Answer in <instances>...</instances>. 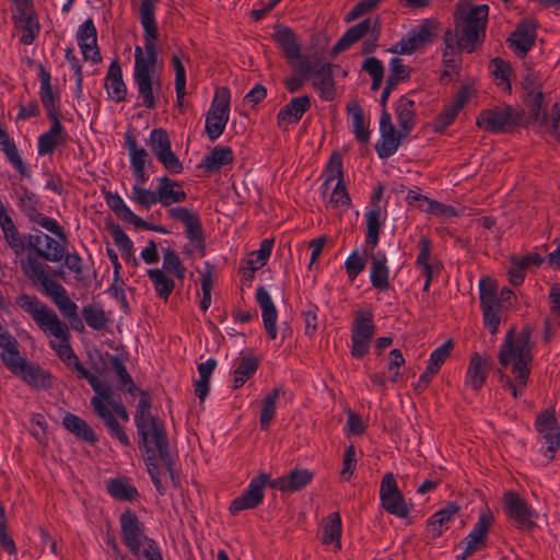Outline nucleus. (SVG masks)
Instances as JSON below:
<instances>
[{
	"label": "nucleus",
	"mask_w": 560,
	"mask_h": 560,
	"mask_svg": "<svg viewBox=\"0 0 560 560\" xmlns=\"http://www.w3.org/2000/svg\"><path fill=\"white\" fill-rule=\"evenodd\" d=\"M121 536L126 546L135 553L140 555L141 547L151 539L143 533V525L135 513L126 511L120 516Z\"/></svg>",
	"instance_id": "obj_18"
},
{
	"label": "nucleus",
	"mask_w": 560,
	"mask_h": 560,
	"mask_svg": "<svg viewBox=\"0 0 560 560\" xmlns=\"http://www.w3.org/2000/svg\"><path fill=\"white\" fill-rule=\"evenodd\" d=\"M384 215L380 207L371 209L365 214L366 221V248L375 249L378 243L380 230L384 223Z\"/></svg>",
	"instance_id": "obj_43"
},
{
	"label": "nucleus",
	"mask_w": 560,
	"mask_h": 560,
	"mask_svg": "<svg viewBox=\"0 0 560 560\" xmlns=\"http://www.w3.org/2000/svg\"><path fill=\"white\" fill-rule=\"evenodd\" d=\"M282 393V388H275L271 393H269L261 402V411L259 417V422L261 429H267L269 427L270 421L272 420L276 412V402Z\"/></svg>",
	"instance_id": "obj_54"
},
{
	"label": "nucleus",
	"mask_w": 560,
	"mask_h": 560,
	"mask_svg": "<svg viewBox=\"0 0 560 560\" xmlns=\"http://www.w3.org/2000/svg\"><path fill=\"white\" fill-rule=\"evenodd\" d=\"M158 182L156 198L162 206L166 207L186 199V194L179 183L172 180L167 176L160 177Z\"/></svg>",
	"instance_id": "obj_34"
},
{
	"label": "nucleus",
	"mask_w": 560,
	"mask_h": 560,
	"mask_svg": "<svg viewBox=\"0 0 560 560\" xmlns=\"http://www.w3.org/2000/svg\"><path fill=\"white\" fill-rule=\"evenodd\" d=\"M364 254L371 262L370 280L372 285L381 291L387 290L389 287V268L386 254L370 248H365Z\"/></svg>",
	"instance_id": "obj_24"
},
{
	"label": "nucleus",
	"mask_w": 560,
	"mask_h": 560,
	"mask_svg": "<svg viewBox=\"0 0 560 560\" xmlns=\"http://www.w3.org/2000/svg\"><path fill=\"white\" fill-rule=\"evenodd\" d=\"M21 268L28 279L43 285L44 292L52 299L63 316L70 317V299L67 291L61 284L49 278L47 266L36 257L27 255L25 259L21 260Z\"/></svg>",
	"instance_id": "obj_8"
},
{
	"label": "nucleus",
	"mask_w": 560,
	"mask_h": 560,
	"mask_svg": "<svg viewBox=\"0 0 560 560\" xmlns=\"http://www.w3.org/2000/svg\"><path fill=\"white\" fill-rule=\"evenodd\" d=\"M110 235L115 244L124 253L127 262H131L133 266L138 265L137 258L133 254V244L129 236L122 231L119 225H113L110 228Z\"/></svg>",
	"instance_id": "obj_52"
},
{
	"label": "nucleus",
	"mask_w": 560,
	"mask_h": 560,
	"mask_svg": "<svg viewBox=\"0 0 560 560\" xmlns=\"http://www.w3.org/2000/svg\"><path fill=\"white\" fill-rule=\"evenodd\" d=\"M1 360L4 365L13 373H19L25 368V361L21 358L18 350V346L3 350L1 353Z\"/></svg>",
	"instance_id": "obj_63"
},
{
	"label": "nucleus",
	"mask_w": 560,
	"mask_h": 560,
	"mask_svg": "<svg viewBox=\"0 0 560 560\" xmlns=\"http://www.w3.org/2000/svg\"><path fill=\"white\" fill-rule=\"evenodd\" d=\"M148 276L153 282L154 290L158 295L164 300H167L174 290V281L162 269H149Z\"/></svg>",
	"instance_id": "obj_51"
},
{
	"label": "nucleus",
	"mask_w": 560,
	"mask_h": 560,
	"mask_svg": "<svg viewBox=\"0 0 560 560\" xmlns=\"http://www.w3.org/2000/svg\"><path fill=\"white\" fill-rule=\"evenodd\" d=\"M16 304L30 314L45 332L54 338L51 340L52 348L66 365H70V343L67 325L58 318L54 311L34 295L21 294L16 298Z\"/></svg>",
	"instance_id": "obj_3"
},
{
	"label": "nucleus",
	"mask_w": 560,
	"mask_h": 560,
	"mask_svg": "<svg viewBox=\"0 0 560 560\" xmlns=\"http://www.w3.org/2000/svg\"><path fill=\"white\" fill-rule=\"evenodd\" d=\"M135 421L145 452L152 455H167V440L164 429L151 416L150 402L145 394L141 395L138 402Z\"/></svg>",
	"instance_id": "obj_6"
},
{
	"label": "nucleus",
	"mask_w": 560,
	"mask_h": 560,
	"mask_svg": "<svg viewBox=\"0 0 560 560\" xmlns=\"http://www.w3.org/2000/svg\"><path fill=\"white\" fill-rule=\"evenodd\" d=\"M310 107L311 100L308 96L302 95L292 98L279 110L277 116L278 126L282 129H288L290 125L296 124Z\"/></svg>",
	"instance_id": "obj_26"
},
{
	"label": "nucleus",
	"mask_w": 560,
	"mask_h": 560,
	"mask_svg": "<svg viewBox=\"0 0 560 560\" xmlns=\"http://www.w3.org/2000/svg\"><path fill=\"white\" fill-rule=\"evenodd\" d=\"M371 32L373 40L377 38V23L372 22L371 19H366L357 25L350 27L338 40L335 46L336 51H342L348 49L352 44L361 39L364 35Z\"/></svg>",
	"instance_id": "obj_30"
},
{
	"label": "nucleus",
	"mask_w": 560,
	"mask_h": 560,
	"mask_svg": "<svg viewBox=\"0 0 560 560\" xmlns=\"http://www.w3.org/2000/svg\"><path fill=\"white\" fill-rule=\"evenodd\" d=\"M162 270L173 273L179 280H183L186 273V268L183 265L180 258L172 249L164 250Z\"/></svg>",
	"instance_id": "obj_57"
},
{
	"label": "nucleus",
	"mask_w": 560,
	"mask_h": 560,
	"mask_svg": "<svg viewBox=\"0 0 560 560\" xmlns=\"http://www.w3.org/2000/svg\"><path fill=\"white\" fill-rule=\"evenodd\" d=\"M491 365L492 360L490 355L474 352L468 362L464 385L475 392L480 390L488 378Z\"/></svg>",
	"instance_id": "obj_19"
},
{
	"label": "nucleus",
	"mask_w": 560,
	"mask_h": 560,
	"mask_svg": "<svg viewBox=\"0 0 560 560\" xmlns=\"http://www.w3.org/2000/svg\"><path fill=\"white\" fill-rule=\"evenodd\" d=\"M340 537L341 517L339 513L335 512L323 520L319 538L323 545H326L336 551L341 548Z\"/></svg>",
	"instance_id": "obj_32"
},
{
	"label": "nucleus",
	"mask_w": 560,
	"mask_h": 560,
	"mask_svg": "<svg viewBox=\"0 0 560 560\" xmlns=\"http://www.w3.org/2000/svg\"><path fill=\"white\" fill-rule=\"evenodd\" d=\"M326 207L341 214L349 210L351 200L343 182L342 162L338 154H332L323 184Z\"/></svg>",
	"instance_id": "obj_7"
},
{
	"label": "nucleus",
	"mask_w": 560,
	"mask_h": 560,
	"mask_svg": "<svg viewBox=\"0 0 560 560\" xmlns=\"http://www.w3.org/2000/svg\"><path fill=\"white\" fill-rule=\"evenodd\" d=\"M105 86L108 95L113 100L117 102L125 100L127 94V88L122 81L121 68L118 61L116 60H114L108 68V72L105 80Z\"/></svg>",
	"instance_id": "obj_40"
},
{
	"label": "nucleus",
	"mask_w": 560,
	"mask_h": 560,
	"mask_svg": "<svg viewBox=\"0 0 560 560\" xmlns=\"http://www.w3.org/2000/svg\"><path fill=\"white\" fill-rule=\"evenodd\" d=\"M16 197L19 199V207L21 211L34 223L38 224L46 231L61 235V226L59 223L40 212V202L38 197L27 189L26 187L20 186L15 190Z\"/></svg>",
	"instance_id": "obj_13"
},
{
	"label": "nucleus",
	"mask_w": 560,
	"mask_h": 560,
	"mask_svg": "<svg viewBox=\"0 0 560 560\" xmlns=\"http://www.w3.org/2000/svg\"><path fill=\"white\" fill-rule=\"evenodd\" d=\"M85 323L93 329H103L107 324V317L103 308L97 304H90L82 310Z\"/></svg>",
	"instance_id": "obj_56"
},
{
	"label": "nucleus",
	"mask_w": 560,
	"mask_h": 560,
	"mask_svg": "<svg viewBox=\"0 0 560 560\" xmlns=\"http://www.w3.org/2000/svg\"><path fill=\"white\" fill-rule=\"evenodd\" d=\"M145 466L151 479L160 493H164V485L172 481L174 486L178 480L172 468L171 457H147Z\"/></svg>",
	"instance_id": "obj_23"
},
{
	"label": "nucleus",
	"mask_w": 560,
	"mask_h": 560,
	"mask_svg": "<svg viewBox=\"0 0 560 560\" xmlns=\"http://www.w3.org/2000/svg\"><path fill=\"white\" fill-rule=\"evenodd\" d=\"M374 335L373 314L370 311L357 312L351 327V354L353 358L361 359L369 352Z\"/></svg>",
	"instance_id": "obj_12"
},
{
	"label": "nucleus",
	"mask_w": 560,
	"mask_h": 560,
	"mask_svg": "<svg viewBox=\"0 0 560 560\" xmlns=\"http://www.w3.org/2000/svg\"><path fill=\"white\" fill-rule=\"evenodd\" d=\"M72 365L78 371L80 377L89 381L96 395L92 398V405L96 415L103 420L109 433L115 436L121 444L127 445L129 440L122 428L118 423V419L128 422L129 415L124 407L119 395L115 389L102 383L95 375L91 374L77 361V357L72 353Z\"/></svg>",
	"instance_id": "obj_2"
},
{
	"label": "nucleus",
	"mask_w": 560,
	"mask_h": 560,
	"mask_svg": "<svg viewBox=\"0 0 560 560\" xmlns=\"http://www.w3.org/2000/svg\"><path fill=\"white\" fill-rule=\"evenodd\" d=\"M289 62L295 71L305 78H307L310 74H314L318 67L323 65L318 59L311 60L310 58L303 56L301 51H299V57L296 59Z\"/></svg>",
	"instance_id": "obj_62"
},
{
	"label": "nucleus",
	"mask_w": 560,
	"mask_h": 560,
	"mask_svg": "<svg viewBox=\"0 0 560 560\" xmlns=\"http://www.w3.org/2000/svg\"><path fill=\"white\" fill-rule=\"evenodd\" d=\"M0 144L3 152L5 153L9 161L16 168V171L23 175L28 176V170L21 156L19 155L18 149L14 142L9 138L8 133L0 127Z\"/></svg>",
	"instance_id": "obj_48"
},
{
	"label": "nucleus",
	"mask_w": 560,
	"mask_h": 560,
	"mask_svg": "<svg viewBox=\"0 0 560 560\" xmlns=\"http://www.w3.org/2000/svg\"><path fill=\"white\" fill-rule=\"evenodd\" d=\"M532 119L534 120V122H536L539 127L544 128L545 131L549 132L551 136L560 138V107L558 104H553L550 113H547V110L536 113L535 116L532 117Z\"/></svg>",
	"instance_id": "obj_47"
},
{
	"label": "nucleus",
	"mask_w": 560,
	"mask_h": 560,
	"mask_svg": "<svg viewBox=\"0 0 560 560\" xmlns=\"http://www.w3.org/2000/svg\"><path fill=\"white\" fill-rule=\"evenodd\" d=\"M148 145L151 151L155 155V158L161 154L163 151L167 150L172 147L170 137L163 128L153 129L150 132V137L148 140Z\"/></svg>",
	"instance_id": "obj_59"
},
{
	"label": "nucleus",
	"mask_w": 560,
	"mask_h": 560,
	"mask_svg": "<svg viewBox=\"0 0 560 560\" xmlns=\"http://www.w3.org/2000/svg\"><path fill=\"white\" fill-rule=\"evenodd\" d=\"M18 31L21 33L20 42L31 45L39 33V23L35 10L31 12L13 14Z\"/></svg>",
	"instance_id": "obj_36"
},
{
	"label": "nucleus",
	"mask_w": 560,
	"mask_h": 560,
	"mask_svg": "<svg viewBox=\"0 0 560 560\" xmlns=\"http://www.w3.org/2000/svg\"><path fill=\"white\" fill-rule=\"evenodd\" d=\"M380 500L385 511L397 517L404 518L410 513V504L399 491L397 481L392 472L386 474L382 479Z\"/></svg>",
	"instance_id": "obj_14"
},
{
	"label": "nucleus",
	"mask_w": 560,
	"mask_h": 560,
	"mask_svg": "<svg viewBox=\"0 0 560 560\" xmlns=\"http://www.w3.org/2000/svg\"><path fill=\"white\" fill-rule=\"evenodd\" d=\"M488 5L459 2L455 12V36L459 48L471 52L485 37Z\"/></svg>",
	"instance_id": "obj_4"
},
{
	"label": "nucleus",
	"mask_w": 560,
	"mask_h": 560,
	"mask_svg": "<svg viewBox=\"0 0 560 560\" xmlns=\"http://www.w3.org/2000/svg\"><path fill=\"white\" fill-rule=\"evenodd\" d=\"M77 40L85 60H90L92 62H98L101 60V54L97 47L96 28L91 19H88L79 26Z\"/></svg>",
	"instance_id": "obj_25"
},
{
	"label": "nucleus",
	"mask_w": 560,
	"mask_h": 560,
	"mask_svg": "<svg viewBox=\"0 0 560 560\" xmlns=\"http://www.w3.org/2000/svg\"><path fill=\"white\" fill-rule=\"evenodd\" d=\"M258 362L252 357H241L234 362L233 387L240 388L256 372Z\"/></svg>",
	"instance_id": "obj_45"
},
{
	"label": "nucleus",
	"mask_w": 560,
	"mask_h": 560,
	"mask_svg": "<svg viewBox=\"0 0 560 560\" xmlns=\"http://www.w3.org/2000/svg\"><path fill=\"white\" fill-rule=\"evenodd\" d=\"M233 152L229 147H214L201 162V166L208 172H217L233 162Z\"/></svg>",
	"instance_id": "obj_42"
},
{
	"label": "nucleus",
	"mask_w": 560,
	"mask_h": 560,
	"mask_svg": "<svg viewBox=\"0 0 560 560\" xmlns=\"http://www.w3.org/2000/svg\"><path fill=\"white\" fill-rule=\"evenodd\" d=\"M39 95L42 103L47 110L48 118H58V95L54 92L50 84V73L43 66H39Z\"/></svg>",
	"instance_id": "obj_38"
},
{
	"label": "nucleus",
	"mask_w": 560,
	"mask_h": 560,
	"mask_svg": "<svg viewBox=\"0 0 560 560\" xmlns=\"http://www.w3.org/2000/svg\"><path fill=\"white\" fill-rule=\"evenodd\" d=\"M313 472L308 469L296 468L287 476L272 479L270 487L282 492H294L304 488L313 479Z\"/></svg>",
	"instance_id": "obj_29"
},
{
	"label": "nucleus",
	"mask_w": 560,
	"mask_h": 560,
	"mask_svg": "<svg viewBox=\"0 0 560 560\" xmlns=\"http://www.w3.org/2000/svg\"><path fill=\"white\" fill-rule=\"evenodd\" d=\"M480 304L483 314V323L490 334H495L501 322L502 304L495 296L491 281L482 279L479 282Z\"/></svg>",
	"instance_id": "obj_15"
},
{
	"label": "nucleus",
	"mask_w": 560,
	"mask_h": 560,
	"mask_svg": "<svg viewBox=\"0 0 560 560\" xmlns=\"http://www.w3.org/2000/svg\"><path fill=\"white\" fill-rule=\"evenodd\" d=\"M436 30L438 24L433 20H424L421 24L412 28L423 47L432 43V40L438 36Z\"/></svg>",
	"instance_id": "obj_61"
},
{
	"label": "nucleus",
	"mask_w": 560,
	"mask_h": 560,
	"mask_svg": "<svg viewBox=\"0 0 560 560\" xmlns=\"http://www.w3.org/2000/svg\"><path fill=\"white\" fill-rule=\"evenodd\" d=\"M271 480L270 476L266 472H260L258 476L253 478L247 489L232 501L230 512L232 514H237L241 511L258 506L264 500L265 488L267 483L270 485Z\"/></svg>",
	"instance_id": "obj_16"
},
{
	"label": "nucleus",
	"mask_w": 560,
	"mask_h": 560,
	"mask_svg": "<svg viewBox=\"0 0 560 560\" xmlns=\"http://www.w3.org/2000/svg\"><path fill=\"white\" fill-rule=\"evenodd\" d=\"M57 238L44 233L39 230H33L31 234L26 236V248L28 249L27 255L35 257L32 252L39 258L48 261H60L66 255L65 244L67 237L61 231V235H57Z\"/></svg>",
	"instance_id": "obj_9"
},
{
	"label": "nucleus",
	"mask_w": 560,
	"mask_h": 560,
	"mask_svg": "<svg viewBox=\"0 0 560 560\" xmlns=\"http://www.w3.org/2000/svg\"><path fill=\"white\" fill-rule=\"evenodd\" d=\"M422 47V44L419 42L413 31L410 30L407 35L392 46L388 51L393 54L410 55Z\"/></svg>",
	"instance_id": "obj_58"
},
{
	"label": "nucleus",
	"mask_w": 560,
	"mask_h": 560,
	"mask_svg": "<svg viewBox=\"0 0 560 560\" xmlns=\"http://www.w3.org/2000/svg\"><path fill=\"white\" fill-rule=\"evenodd\" d=\"M313 86L320 97L329 101L335 96V81L332 79V65L324 62L314 72Z\"/></svg>",
	"instance_id": "obj_35"
},
{
	"label": "nucleus",
	"mask_w": 560,
	"mask_h": 560,
	"mask_svg": "<svg viewBox=\"0 0 560 560\" xmlns=\"http://www.w3.org/2000/svg\"><path fill=\"white\" fill-rule=\"evenodd\" d=\"M493 521V513L488 508L480 511L478 521L458 546L460 550L456 556L458 560H465L486 547L488 532Z\"/></svg>",
	"instance_id": "obj_11"
},
{
	"label": "nucleus",
	"mask_w": 560,
	"mask_h": 560,
	"mask_svg": "<svg viewBox=\"0 0 560 560\" xmlns=\"http://www.w3.org/2000/svg\"><path fill=\"white\" fill-rule=\"evenodd\" d=\"M492 73L498 81V85L503 91H511L510 78L512 74V69L508 62L502 59H494L492 61Z\"/></svg>",
	"instance_id": "obj_60"
},
{
	"label": "nucleus",
	"mask_w": 560,
	"mask_h": 560,
	"mask_svg": "<svg viewBox=\"0 0 560 560\" xmlns=\"http://www.w3.org/2000/svg\"><path fill=\"white\" fill-rule=\"evenodd\" d=\"M107 491L114 499L119 501H133L139 495L137 489L126 478L108 480Z\"/></svg>",
	"instance_id": "obj_46"
},
{
	"label": "nucleus",
	"mask_w": 560,
	"mask_h": 560,
	"mask_svg": "<svg viewBox=\"0 0 560 560\" xmlns=\"http://www.w3.org/2000/svg\"><path fill=\"white\" fill-rule=\"evenodd\" d=\"M395 112L401 132L408 135L415 125V102L402 96L397 101Z\"/></svg>",
	"instance_id": "obj_44"
},
{
	"label": "nucleus",
	"mask_w": 560,
	"mask_h": 560,
	"mask_svg": "<svg viewBox=\"0 0 560 560\" xmlns=\"http://www.w3.org/2000/svg\"><path fill=\"white\" fill-rule=\"evenodd\" d=\"M536 39L535 26L530 23H521L509 37L510 47L520 57H524Z\"/></svg>",
	"instance_id": "obj_31"
},
{
	"label": "nucleus",
	"mask_w": 560,
	"mask_h": 560,
	"mask_svg": "<svg viewBox=\"0 0 560 560\" xmlns=\"http://www.w3.org/2000/svg\"><path fill=\"white\" fill-rule=\"evenodd\" d=\"M51 127L38 139V154L45 155L51 153L59 144L66 140V132L58 118H49Z\"/></svg>",
	"instance_id": "obj_37"
},
{
	"label": "nucleus",
	"mask_w": 560,
	"mask_h": 560,
	"mask_svg": "<svg viewBox=\"0 0 560 560\" xmlns=\"http://www.w3.org/2000/svg\"><path fill=\"white\" fill-rule=\"evenodd\" d=\"M256 301L261 308L264 327H265L269 338L273 340L277 338V334H278V331H277L278 313H277V308L272 302V299H271L269 292L264 287H260L257 289Z\"/></svg>",
	"instance_id": "obj_27"
},
{
	"label": "nucleus",
	"mask_w": 560,
	"mask_h": 560,
	"mask_svg": "<svg viewBox=\"0 0 560 560\" xmlns=\"http://www.w3.org/2000/svg\"><path fill=\"white\" fill-rule=\"evenodd\" d=\"M400 143V137L396 132L395 128L381 129V140L376 145L380 158H388L393 155Z\"/></svg>",
	"instance_id": "obj_50"
},
{
	"label": "nucleus",
	"mask_w": 560,
	"mask_h": 560,
	"mask_svg": "<svg viewBox=\"0 0 560 560\" xmlns=\"http://www.w3.org/2000/svg\"><path fill=\"white\" fill-rule=\"evenodd\" d=\"M535 427L540 434L546 450L549 453H556L560 446V423L555 411L545 410L536 418Z\"/></svg>",
	"instance_id": "obj_20"
},
{
	"label": "nucleus",
	"mask_w": 560,
	"mask_h": 560,
	"mask_svg": "<svg viewBox=\"0 0 560 560\" xmlns=\"http://www.w3.org/2000/svg\"><path fill=\"white\" fill-rule=\"evenodd\" d=\"M459 511V506L455 503H447L445 508L435 512L428 524L429 530L434 537L440 536L446 528L454 516Z\"/></svg>",
	"instance_id": "obj_41"
},
{
	"label": "nucleus",
	"mask_w": 560,
	"mask_h": 560,
	"mask_svg": "<svg viewBox=\"0 0 560 560\" xmlns=\"http://www.w3.org/2000/svg\"><path fill=\"white\" fill-rule=\"evenodd\" d=\"M126 145L128 148L130 158V167L135 175V178L142 182H148L149 175L145 172V165L149 162V154L145 149L138 147L135 137L130 133L125 136Z\"/></svg>",
	"instance_id": "obj_28"
},
{
	"label": "nucleus",
	"mask_w": 560,
	"mask_h": 560,
	"mask_svg": "<svg viewBox=\"0 0 560 560\" xmlns=\"http://www.w3.org/2000/svg\"><path fill=\"white\" fill-rule=\"evenodd\" d=\"M145 183L147 182L140 183L139 178L135 180L130 199L141 207L150 209L153 205L159 202V199L156 198V191L144 187Z\"/></svg>",
	"instance_id": "obj_53"
},
{
	"label": "nucleus",
	"mask_w": 560,
	"mask_h": 560,
	"mask_svg": "<svg viewBox=\"0 0 560 560\" xmlns=\"http://www.w3.org/2000/svg\"><path fill=\"white\" fill-rule=\"evenodd\" d=\"M477 125L489 132H502L512 126V110L508 106L485 109L477 117Z\"/></svg>",
	"instance_id": "obj_22"
},
{
	"label": "nucleus",
	"mask_w": 560,
	"mask_h": 560,
	"mask_svg": "<svg viewBox=\"0 0 560 560\" xmlns=\"http://www.w3.org/2000/svg\"><path fill=\"white\" fill-rule=\"evenodd\" d=\"M503 510L522 529L530 528L535 524L536 511L529 508L515 492L508 491L504 494Z\"/></svg>",
	"instance_id": "obj_17"
},
{
	"label": "nucleus",
	"mask_w": 560,
	"mask_h": 560,
	"mask_svg": "<svg viewBox=\"0 0 560 560\" xmlns=\"http://www.w3.org/2000/svg\"><path fill=\"white\" fill-rule=\"evenodd\" d=\"M498 358L500 365L509 369L513 375V378H505L504 386L514 398L523 396L528 384L533 362L530 331L528 329H522L521 331L511 329L501 345Z\"/></svg>",
	"instance_id": "obj_1"
},
{
	"label": "nucleus",
	"mask_w": 560,
	"mask_h": 560,
	"mask_svg": "<svg viewBox=\"0 0 560 560\" xmlns=\"http://www.w3.org/2000/svg\"><path fill=\"white\" fill-rule=\"evenodd\" d=\"M156 59L158 49L150 52L140 46H136L133 77L142 105L148 108L155 106L154 94L160 90V80L155 73Z\"/></svg>",
	"instance_id": "obj_5"
},
{
	"label": "nucleus",
	"mask_w": 560,
	"mask_h": 560,
	"mask_svg": "<svg viewBox=\"0 0 560 560\" xmlns=\"http://www.w3.org/2000/svg\"><path fill=\"white\" fill-rule=\"evenodd\" d=\"M273 39L283 51L288 61H293L299 57V51H301L300 40L291 28L277 25L275 27Z\"/></svg>",
	"instance_id": "obj_33"
},
{
	"label": "nucleus",
	"mask_w": 560,
	"mask_h": 560,
	"mask_svg": "<svg viewBox=\"0 0 560 560\" xmlns=\"http://www.w3.org/2000/svg\"><path fill=\"white\" fill-rule=\"evenodd\" d=\"M230 97L229 89L215 90L212 104L206 116V133L210 140H217L225 129L230 117Z\"/></svg>",
	"instance_id": "obj_10"
},
{
	"label": "nucleus",
	"mask_w": 560,
	"mask_h": 560,
	"mask_svg": "<svg viewBox=\"0 0 560 560\" xmlns=\"http://www.w3.org/2000/svg\"><path fill=\"white\" fill-rule=\"evenodd\" d=\"M352 131L360 142H368L370 138L369 121L364 117L362 108L358 104L349 107Z\"/></svg>",
	"instance_id": "obj_49"
},
{
	"label": "nucleus",
	"mask_w": 560,
	"mask_h": 560,
	"mask_svg": "<svg viewBox=\"0 0 560 560\" xmlns=\"http://www.w3.org/2000/svg\"><path fill=\"white\" fill-rule=\"evenodd\" d=\"M156 160L171 174H180L184 170L183 163L173 152L172 147L156 156Z\"/></svg>",
	"instance_id": "obj_64"
},
{
	"label": "nucleus",
	"mask_w": 560,
	"mask_h": 560,
	"mask_svg": "<svg viewBox=\"0 0 560 560\" xmlns=\"http://www.w3.org/2000/svg\"><path fill=\"white\" fill-rule=\"evenodd\" d=\"M159 0H142L139 8L140 23L143 27L144 47L150 52L156 49L158 25L155 21V10Z\"/></svg>",
	"instance_id": "obj_21"
},
{
	"label": "nucleus",
	"mask_w": 560,
	"mask_h": 560,
	"mask_svg": "<svg viewBox=\"0 0 560 560\" xmlns=\"http://www.w3.org/2000/svg\"><path fill=\"white\" fill-rule=\"evenodd\" d=\"M0 226L10 248L16 255H21L26 248V237L22 238L13 220L5 211L0 214Z\"/></svg>",
	"instance_id": "obj_39"
},
{
	"label": "nucleus",
	"mask_w": 560,
	"mask_h": 560,
	"mask_svg": "<svg viewBox=\"0 0 560 560\" xmlns=\"http://www.w3.org/2000/svg\"><path fill=\"white\" fill-rule=\"evenodd\" d=\"M272 245V240H264L260 243L259 249L254 250L248 255L247 265L252 271H255L266 265L271 254Z\"/></svg>",
	"instance_id": "obj_55"
}]
</instances>
